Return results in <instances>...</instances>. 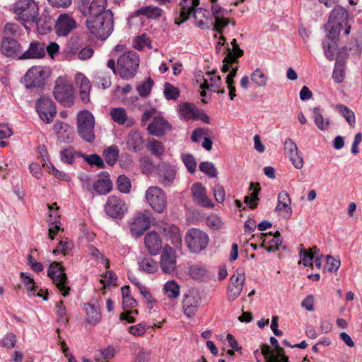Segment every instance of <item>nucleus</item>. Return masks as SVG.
<instances>
[{
	"mask_svg": "<svg viewBox=\"0 0 362 362\" xmlns=\"http://www.w3.org/2000/svg\"><path fill=\"white\" fill-rule=\"evenodd\" d=\"M343 28L344 25H341V23H339L338 24H334V23L331 24L329 21L326 26L327 30L329 31L326 40H328V41L336 42V43H337L339 35Z\"/></svg>",
	"mask_w": 362,
	"mask_h": 362,
	"instance_id": "43",
	"label": "nucleus"
},
{
	"mask_svg": "<svg viewBox=\"0 0 362 362\" xmlns=\"http://www.w3.org/2000/svg\"><path fill=\"white\" fill-rule=\"evenodd\" d=\"M165 231L173 245V248L175 250L180 251L182 250V239L179 228L175 225H171L168 226Z\"/></svg>",
	"mask_w": 362,
	"mask_h": 362,
	"instance_id": "30",
	"label": "nucleus"
},
{
	"mask_svg": "<svg viewBox=\"0 0 362 362\" xmlns=\"http://www.w3.org/2000/svg\"><path fill=\"white\" fill-rule=\"evenodd\" d=\"M171 129V126L163 117H155L153 121L148 125L147 130L150 134L162 136Z\"/></svg>",
	"mask_w": 362,
	"mask_h": 362,
	"instance_id": "24",
	"label": "nucleus"
},
{
	"mask_svg": "<svg viewBox=\"0 0 362 362\" xmlns=\"http://www.w3.org/2000/svg\"><path fill=\"white\" fill-rule=\"evenodd\" d=\"M45 71L42 66H33L25 75L24 83L27 88H39L45 84Z\"/></svg>",
	"mask_w": 362,
	"mask_h": 362,
	"instance_id": "13",
	"label": "nucleus"
},
{
	"mask_svg": "<svg viewBox=\"0 0 362 362\" xmlns=\"http://www.w3.org/2000/svg\"><path fill=\"white\" fill-rule=\"evenodd\" d=\"M301 248L300 250V260L299 261V264H303L305 267H313V263L312 260L315 258V255L319 253V249L316 246H313V247L306 250L301 245Z\"/></svg>",
	"mask_w": 362,
	"mask_h": 362,
	"instance_id": "32",
	"label": "nucleus"
},
{
	"mask_svg": "<svg viewBox=\"0 0 362 362\" xmlns=\"http://www.w3.org/2000/svg\"><path fill=\"white\" fill-rule=\"evenodd\" d=\"M127 209L124 201L115 195L110 196L105 205L106 214L113 218H121Z\"/></svg>",
	"mask_w": 362,
	"mask_h": 362,
	"instance_id": "12",
	"label": "nucleus"
},
{
	"mask_svg": "<svg viewBox=\"0 0 362 362\" xmlns=\"http://www.w3.org/2000/svg\"><path fill=\"white\" fill-rule=\"evenodd\" d=\"M326 259H327L326 264H327V270L331 273L334 272H337L341 265L340 260L334 258L332 256H331L329 255L326 256Z\"/></svg>",
	"mask_w": 362,
	"mask_h": 362,
	"instance_id": "64",
	"label": "nucleus"
},
{
	"mask_svg": "<svg viewBox=\"0 0 362 362\" xmlns=\"http://www.w3.org/2000/svg\"><path fill=\"white\" fill-rule=\"evenodd\" d=\"M200 295L195 291H189L185 294L182 301V308L185 315L187 317H192L195 315L200 305Z\"/></svg>",
	"mask_w": 362,
	"mask_h": 362,
	"instance_id": "15",
	"label": "nucleus"
},
{
	"mask_svg": "<svg viewBox=\"0 0 362 362\" xmlns=\"http://www.w3.org/2000/svg\"><path fill=\"white\" fill-rule=\"evenodd\" d=\"M336 108L351 126H354L355 124L356 117L354 112L351 110H350L347 106L341 104L337 105Z\"/></svg>",
	"mask_w": 362,
	"mask_h": 362,
	"instance_id": "45",
	"label": "nucleus"
},
{
	"mask_svg": "<svg viewBox=\"0 0 362 362\" xmlns=\"http://www.w3.org/2000/svg\"><path fill=\"white\" fill-rule=\"evenodd\" d=\"M119 148L116 146H110L103 151V156L105 162L112 166L115 165L119 157Z\"/></svg>",
	"mask_w": 362,
	"mask_h": 362,
	"instance_id": "42",
	"label": "nucleus"
},
{
	"mask_svg": "<svg viewBox=\"0 0 362 362\" xmlns=\"http://www.w3.org/2000/svg\"><path fill=\"white\" fill-rule=\"evenodd\" d=\"M232 48H226L227 54L224 57V61L227 63H237L238 58L243 55V50L241 49L235 39L231 41Z\"/></svg>",
	"mask_w": 362,
	"mask_h": 362,
	"instance_id": "33",
	"label": "nucleus"
},
{
	"mask_svg": "<svg viewBox=\"0 0 362 362\" xmlns=\"http://www.w3.org/2000/svg\"><path fill=\"white\" fill-rule=\"evenodd\" d=\"M54 131L57 135L58 139L63 143H70L73 140V134L70 127L61 121H57L54 124Z\"/></svg>",
	"mask_w": 362,
	"mask_h": 362,
	"instance_id": "27",
	"label": "nucleus"
},
{
	"mask_svg": "<svg viewBox=\"0 0 362 362\" xmlns=\"http://www.w3.org/2000/svg\"><path fill=\"white\" fill-rule=\"evenodd\" d=\"M313 119L317 128L322 131L328 129L330 121L329 118L325 119L322 116V111L318 107H313Z\"/></svg>",
	"mask_w": 362,
	"mask_h": 362,
	"instance_id": "40",
	"label": "nucleus"
},
{
	"mask_svg": "<svg viewBox=\"0 0 362 362\" xmlns=\"http://www.w3.org/2000/svg\"><path fill=\"white\" fill-rule=\"evenodd\" d=\"M76 84L79 88V93L84 103L89 101V93L91 89V83L87 77L82 73H77L75 75Z\"/></svg>",
	"mask_w": 362,
	"mask_h": 362,
	"instance_id": "26",
	"label": "nucleus"
},
{
	"mask_svg": "<svg viewBox=\"0 0 362 362\" xmlns=\"http://www.w3.org/2000/svg\"><path fill=\"white\" fill-rule=\"evenodd\" d=\"M76 154L79 156H81L80 153H76L72 147L64 148L60 153L61 160L65 163L71 164L74 162L75 155Z\"/></svg>",
	"mask_w": 362,
	"mask_h": 362,
	"instance_id": "53",
	"label": "nucleus"
},
{
	"mask_svg": "<svg viewBox=\"0 0 362 362\" xmlns=\"http://www.w3.org/2000/svg\"><path fill=\"white\" fill-rule=\"evenodd\" d=\"M45 56V47L43 43L33 41L30 43L28 49L18 56V59H41Z\"/></svg>",
	"mask_w": 362,
	"mask_h": 362,
	"instance_id": "22",
	"label": "nucleus"
},
{
	"mask_svg": "<svg viewBox=\"0 0 362 362\" xmlns=\"http://www.w3.org/2000/svg\"><path fill=\"white\" fill-rule=\"evenodd\" d=\"M127 145L130 151L137 152L144 148V141L139 132L131 131L128 134Z\"/></svg>",
	"mask_w": 362,
	"mask_h": 362,
	"instance_id": "29",
	"label": "nucleus"
},
{
	"mask_svg": "<svg viewBox=\"0 0 362 362\" xmlns=\"http://www.w3.org/2000/svg\"><path fill=\"white\" fill-rule=\"evenodd\" d=\"M272 345L275 348L276 355H272L269 359V362H289L288 358L284 354V350L279 346L278 340L272 337L270 338Z\"/></svg>",
	"mask_w": 362,
	"mask_h": 362,
	"instance_id": "37",
	"label": "nucleus"
},
{
	"mask_svg": "<svg viewBox=\"0 0 362 362\" xmlns=\"http://www.w3.org/2000/svg\"><path fill=\"white\" fill-rule=\"evenodd\" d=\"M20 278L22 280L24 286L26 287V289L30 293L29 294H32L33 292L37 291V286H35L33 278L24 272L20 273Z\"/></svg>",
	"mask_w": 362,
	"mask_h": 362,
	"instance_id": "51",
	"label": "nucleus"
},
{
	"mask_svg": "<svg viewBox=\"0 0 362 362\" xmlns=\"http://www.w3.org/2000/svg\"><path fill=\"white\" fill-rule=\"evenodd\" d=\"M206 78H203V82L200 83L201 89H209L211 91L216 92L218 94H223L224 89H219L221 84V78L219 76H216L211 72L206 73Z\"/></svg>",
	"mask_w": 362,
	"mask_h": 362,
	"instance_id": "25",
	"label": "nucleus"
},
{
	"mask_svg": "<svg viewBox=\"0 0 362 362\" xmlns=\"http://www.w3.org/2000/svg\"><path fill=\"white\" fill-rule=\"evenodd\" d=\"M21 28L20 26L13 23H7L3 29V32L5 35H12V36H18L21 34Z\"/></svg>",
	"mask_w": 362,
	"mask_h": 362,
	"instance_id": "59",
	"label": "nucleus"
},
{
	"mask_svg": "<svg viewBox=\"0 0 362 362\" xmlns=\"http://www.w3.org/2000/svg\"><path fill=\"white\" fill-rule=\"evenodd\" d=\"M57 313L58 315V321L62 324L66 325L68 323V318L66 317V308L64 305V302L60 300L56 305Z\"/></svg>",
	"mask_w": 362,
	"mask_h": 362,
	"instance_id": "58",
	"label": "nucleus"
},
{
	"mask_svg": "<svg viewBox=\"0 0 362 362\" xmlns=\"http://www.w3.org/2000/svg\"><path fill=\"white\" fill-rule=\"evenodd\" d=\"M145 247L151 255H157L161 252L162 240L158 233L151 231L144 236Z\"/></svg>",
	"mask_w": 362,
	"mask_h": 362,
	"instance_id": "20",
	"label": "nucleus"
},
{
	"mask_svg": "<svg viewBox=\"0 0 362 362\" xmlns=\"http://www.w3.org/2000/svg\"><path fill=\"white\" fill-rule=\"evenodd\" d=\"M323 49L326 57L330 60H334L336 57V51L337 49V43L336 42L323 40Z\"/></svg>",
	"mask_w": 362,
	"mask_h": 362,
	"instance_id": "46",
	"label": "nucleus"
},
{
	"mask_svg": "<svg viewBox=\"0 0 362 362\" xmlns=\"http://www.w3.org/2000/svg\"><path fill=\"white\" fill-rule=\"evenodd\" d=\"M147 148L152 154L158 157L162 156L165 151V148L163 144L154 139L148 140Z\"/></svg>",
	"mask_w": 362,
	"mask_h": 362,
	"instance_id": "47",
	"label": "nucleus"
},
{
	"mask_svg": "<svg viewBox=\"0 0 362 362\" xmlns=\"http://www.w3.org/2000/svg\"><path fill=\"white\" fill-rule=\"evenodd\" d=\"M347 19L348 13L346 11L341 7H335L330 14L329 21L331 24L341 23V25H344V24H346Z\"/></svg>",
	"mask_w": 362,
	"mask_h": 362,
	"instance_id": "36",
	"label": "nucleus"
},
{
	"mask_svg": "<svg viewBox=\"0 0 362 362\" xmlns=\"http://www.w3.org/2000/svg\"><path fill=\"white\" fill-rule=\"evenodd\" d=\"M245 280V274L238 270L230 277L227 293L228 300L233 301L240 296L243 291Z\"/></svg>",
	"mask_w": 362,
	"mask_h": 362,
	"instance_id": "14",
	"label": "nucleus"
},
{
	"mask_svg": "<svg viewBox=\"0 0 362 362\" xmlns=\"http://www.w3.org/2000/svg\"><path fill=\"white\" fill-rule=\"evenodd\" d=\"M47 276L52 280V282L57 288L60 291L63 296L66 297L69 295L70 287L67 286V276L64 272V268L60 263L52 262L48 269Z\"/></svg>",
	"mask_w": 362,
	"mask_h": 362,
	"instance_id": "8",
	"label": "nucleus"
},
{
	"mask_svg": "<svg viewBox=\"0 0 362 362\" xmlns=\"http://www.w3.org/2000/svg\"><path fill=\"white\" fill-rule=\"evenodd\" d=\"M162 9L158 6H146L135 11L136 16H144L148 18H157L161 16Z\"/></svg>",
	"mask_w": 362,
	"mask_h": 362,
	"instance_id": "38",
	"label": "nucleus"
},
{
	"mask_svg": "<svg viewBox=\"0 0 362 362\" xmlns=\"http://www.w3.org/2000/svg\"><path fill=\"white\" fill-rule=\"evenodd\" d=\"M154 221L149 211L137 213L129 221V231L134 238L141 237L147 230Z\"/></svg>",
	"mask_w": 362,
	"mask_h": 362,
	"instance_id": "6",
	"label": "nucleus"
},
{
	"mask_svg": "<svg viewBox=\"0 0 362 362\" xmlns=\"http://www.w3.org/2000/svg\"><path fill=\"white\" fill-rule=\"evenodd\" d=\"M39 10L38 3L35 0H16L13 6L16 19L22 21L27 30L26 23L39 27L41 21Z\"/></svg>",
	"mask_w": 362,
	"mask_h": 362,
	"instance_id": "1",
	"label": "nucleus"
},
{
	"mask_svg": "<svg viewBox=\"0 0 362 362\" xmlns=\"http://www.w3.org/2000/svg\"><path fill=\"white\" fill-rule=\"evenodd\" d=\"M206 225L214 230H218L223 226L221 218L215 214L209 215L206 220Z\"/></svg>",
	"mask_w": 362,
	"mask_h": 362,
	"instance_id": "57",
	"label": "nucleus"
},
{
	"mask_svg": "<svg viewBox=\"0 0 362 362\" xmlns=\"http://www.w3.org/2000/svg\"><path fill=\"white\" fill-rule=\"evenodd\" d=\"M117 188L123 193H128L131 188V183L128 177L119 175L117 178Z\"/></svg>",
	"mask_w": 362,
	"mask_h": 362,
	"instance_id": "61",
	"label": "nucleus"
},
{
	"mask_svg": "<svg viewBox=\"0 0 362 362\" xmlns=\"http://www.w3.org/2000/svg\"><path fill=\"white\" fill-rule=\"evenodd\" d=\"M145 198L151 209L157 213H163L167 207V197L158 187L151 186L145 193Z\"/></svg>",
	"mask_w": 362,
	"mask_h": 362,
	"instance_id": "9",
	"label": "nucleus"
},
{
	"mask_svg": "<svg viewBox=\"0 0 362 362\" xmlns=\"http://www.w3.org/2000/svg\"><path fill=\"white\" fill-rule=\"evenodd\" d=\"M164 290L168 298H176L180 294V286L175 281H167Z\"/></svg>",
	"mask_w": 362,
	"mask_h": 362,
	"instance_id": "48",
	"label": "nucleus"
},
{
	"mask_svg": "<svg viewBox=\"0 0 362 362\" xmlns=\"http://www.w3.org/2000/svg\"><path fill=\"white\" fill-rule=\"evenodd\" d=\"M275 211L285 219H288L292 214L291 199L288 193L282 191L278 194L277 204Z\"/></svg>",
	"mask_w": 362,
	"mask_h": 362,
	"instance_id": "17",
	"label": "nucleus"
},
{
	"mask_svg": "<svg viewBox=\"0 0 362 362\" xmlns=\"http://www.w3.org/2000/svg\"><path fill=\"white\" fill-rule=\"evenodd\" d=\"M112 184L108 175L99 179L93 185L94 189L100 194H106L112 189Z\"/></svg>",
	"mask_w": 362,
	"mask_h": 362,
	"instance_id": "39",
	"label": "nucleus"
},
{
	"mask_svg": "<svg viewBox=\"0 0 362 362\" xmlns=\"http://www.w3.org/2000/svg\"><path fill=\"white\" fill-rule=\"evenodd\" d=\"M21 49V45L16 40L9 37H3L0 51L4 55L8 57H18Z\"/></svg>",
	"mask_w": 362,
	"mask_h": 362,
	"instance_id": "19",
	"label": "nucleus"
},
{
	"mask_svg": "<svg viewBox=\"0 0 362 362\" xmlns=\"http://www.w3.org/2000/svg\"><path fill=\"white\" fill-rule=\"evenodd\" d=\"M53 95L61 104L66 106L74 104V86L67 76H62L56 79Z\"/></svg>",
	"mask_w": 362,
	"mask_h": 362,
	"instance_id": "4",
	"label": "nucleus"
},
{
	"mask_svg": "<svg viewBox=\"0 0 362 362\" xmlns=\"http://www.w3.org/2000/svg\"><path fill=\"white\" fill-rule=\"evenodd\" d=\"M139 269L146 273L153 274L158 270V262L151 257H144L139 262Z\"/></svg>",
	"mask_w": 362,
	"mask_h": 362,
	"instance_id": "35",
	"label": "nucleus"
},
{
	"mask_svg": "<svg viewBox=\"0 0 362 362\" xmlns=\"http://www.w3.org/2000/svg\"><path fill=\"white\" fill-rule=\"evenodd\" d=\"M192 195L193 199L204 207L211 208L214 204L206 194V189L200 182H197L192 186Z\"/></svg>",
	"mask_w": 362,
	"mask_h": 362,
	"instance_id": "23",
	"label": "nucleus"
},
{
	"mask_svg": "<svg viewBox=\"0 0 362 362\" xmlns=\"http://www.w3.org/2000/svg\"><path fill=\"white\" fill-rule=\"evenodd\" d=\"M86 24L92 35L102 40H105L113 31V13L112 12H105L101 16H88Z\"/></svg>",
	"mask_w": 362,
	"mask_h": 362,
	"instance_id": "2",
	"label": "nucleus"
},
{
	"mask_svg": "<svg viewBox=\"0 0 362 362\" xmlns=\"http://www.w3.org/2000/svg\"><path fill=\"white\" fill-rule=\"evenodd\" d=\"M178 111L182 118L189 120L199 117L198 108L192 103H183L178 106Z\"/></svg>",
	"mask_w": 362,
	"mask_h": 362,
	"instance_id": "28",
	"label": "nucleus"
},
{
	"mask_svg": "<svg viewBox=\"0 0 362 362\" xmlns=\"http://www.w3.org/2000/svg\"><path fill=\"white\" fill-rule=\"evenodd\" d=\"M199 170L211 177H216L218 173L214 165L210 162H202L199 164Z\"/></svg>",
	"mask_w": 362,
	"mask_h": 362,
	"instance_id": "55",
	"label": "nucleus"
},
{
	"mask_svg": "<svg viewBox=\"0 0 362 362\" xmlns=\"http://www.w3.org/2000/svg\"><path fill=\"white\" fill-rule=\"evenodd\" d=\"M160 257V267L163 273L166 274H173L177 267L176 250L173 247L166 244L163 246Z\"/></svg>",
	"mask_w": 362,
	"mask_h": 362,
	"instance_id": "10",
	"label": "nucleus"
},
{
	"mask_svg": "<svg viewBox=\"0 0 362 362\" xmlns=\"http://www.w3.org/2000/svg\"><path fill=\"white\" fill-rule=\"evenodd\" d=\"M110 115L112 119L119 125L124 124L128 120L126 111L122 107L112 108L110 112Z\"/></svg>",
	"mask_w": 362,
	"mask_h": 362,
	"instance_id": "44",
	"label": "nucleus"
},
{
	"mask_svg": "<svg viewBox=\"0 0 362 362\" xmlns=\"http://www.w3.org/2000/svg\"><path fill=\"white\" fill-rule=\"evenodd\" d=\"M251 80L259 87H264L267 82V76L259 69H256L251 74Z\"/></svg>",
	"mask_w": 362,
	"mask_h": 362,
	"instance_id": "50",
	"label": "nucleus"
},
{
	"mask_svg": "<svg viewBox=\"0 0 362 362\" xmlns=\"http://www.w3.org/2000/svg\"><path fill=\"white\" fill-rule=\"evenodd\" d=\"M288 156L293 165L296 169H301L303 167L304 161L301 153L299 151L295 152L294 154Z\"/></svg>",
	"mask_w": 362,
	"mask_h": 362,
	"instance_id": "63",
	"label": "nucleus"
},
{
	"mask_svg": "<svg viewBox=\"0 0 362 362\" xmlns=\"http://www.w3.org/2000/svg\"><path fill=\"white\" fill-rule=\"evenodd\" d=\"M77 132L80 137L86 142L92 143L95 138L94 133L95 118L88 110L77 114Z\"/></svg>",
	"mask_w": 362,
	"mask_h": 362,
	"instance_id": "5",
	"label": "nucleus"
},
{
	"mask_svg": "<svg viewBox=\"0 0 362 362\" xmlns=\"http://www.w3.org/2000/svg\"><path fill=\"white\" fill-rule=\"evenodd\" d=\"M76 27V21L67 13L61 14L55 24L56 33L59 36H66Z\"/></svg>",
	"mask_w": 362,
	"mask_h": 362,
	"instance_id": "18",
	"label": "nucleus"
},
{
	"mask_svg": "<svg viewBox=\"0 0 362 362\" xmlns=\"http://www.w3.org/2000/svg\"><path fill=\"white\" fill-rule=\"evenodd\" d=\"M199 4V0H180L179 6L180 8V16L175 20V23L178 25L188 20L192 14H194L196 7Z\"/></svg>",
	"mask_w": 362,
	"mask_h": 362,
	"instance_id": "21",
	"label": "nucleus"
},
{
	"mask_svg": "<svg viewBox=\"0 0 362 362\" xmlns=\"http://www.w3.org/2000/svg\"><path fill=\"white\" fill-rule=\"evenodd\" d=\"M139 66V55L134 51L124 52L117 58V73L124 79L133 78Z\"/></svg>",
	"mask_w": 362,
	"mask_h": 362,
	"instance_id": "3",
	"label": "nucleus"
},
{
	"mask_svg": "<svg viewBox=\"0 0 362 362\" xmlns=\"http://www.w3.org/2000/svg\"><path fill=\"white\" fill-rule=\"evenodd\" d=\"M158 181L164 186L172 185L176 177L175 168L167 163H159L157 166Z\"/></svg>",
	"mask_w": 362,
	"mask_h": 362,
	"instance_id": "16",
	"label": "nucleus"
},
{
	"mask_svg": "<svg viewBox=\"0 0 362 362\" xmlns=\"http://www.w3.org/2000/svg\"><path fill=\"white\" fill-rule=\"evenodd\" d=\"M163 93L167 100H176L180 96L179 88L170 83H165Z\"/></svg>",
	"mask_w": 362,
	"mask_h": 362,
	"instance_id": "52",
	"label": "nucleus"
},
{
	"mask_svg": "<svg viewBox=\"0 0 362 362\" xmlns=\"http://www.w3.org/2000/svg\"><path fill=\"white\" fill-rule=\"evenodd\" d=\"M115 354V349L113 347L108 346L107 349L100 350L99 355L95 356V360L96 361H99L103 359L108 361L110 359L114 357Z\"/></svg>",
	"mask_w": 362,
	"mask_h": 362,
	"instance_id": "60",
	"label": "nucleus"
},
{
	"mask_svg": "<svg viewBox=\"0 0 362 362\" xmlns=\"http://www.w3.org/2000/svg\"><path fill=\"white\" fill-rule=\"evenodd\" d=\"M185 240L190 252L197 253L206 247L209 236L199 229L190 228L186 233Z\"/></svg>",
	"mask_w": 362,
	"mask_h": 362,
	"instance_id": "7",
	"label": "nucleus"
},
{
	"mask_svg": "<svg viewBox=\"0 0 362 362\" xmlns=\"http://www.w3.org/2000/svg\"><path fill=\"white\" fill-rule=\"evenodd\" d=\"M153 83V81L150 77H148L145 81L137 86L136 89L139 94L141 97L148 96L151 91Z\"/></svg>",
	"mask_w": 362,
	"mask_h": 362,
	"instance_id": "54",
	"label": "nucleus"
},
{
	"mask_svg": "<svg viewBox=\"0 0 362 362\" xmlns=\"http://www.w3.org/2000/svg\"><path fill=\"white\" fill-rule=\"evenodd\" d=\"M345 76L344 61L340 59L339 54L336 58L335 66L333 71L332 77L336 83H341Z\"/></svg>",
	"mask_w": 362,
	"mask_h": 362,
	"instance_id": "41",
	"label": "nucleus"
},
{
	"mask_svg": "<svg viewBox=\"0 0 362 362\" xmlns=\"http://www.w3.org/2000/svg\"><path fill=\"white\" fill-rule=\"evenodd\" d=\"M107 0H93L88 7V16H101L105 12H112L110 9H106Z\"/></svg>",
	"mask_w": 362,
	"mask_h": 362,
	"instance_id": "34",
	"label": "nucleus"
},
{
	"mask_svg": "<svg viewBox=\"0 0 362 362\" xmlns=\"http://www.w3.org/2000/svg\"><path fill=\"white\" fill-rule=\"evenodd\" d=\"M36 109L40 119L47 124L53 121L57 113L54 102L46 96H42L37 100Z\"/></svg>",
	"mask_w": 362,
	"mask_h": 362,
	"instance_id": "11",
	"label": "nucleus"
},
{
	"mask_svg": "<svg viewBox=\"0 0 362 362\" xmlns=\"http://www.w3.org/2000/svg\"><path fill=\"white\" fill-rule=\"evenodd\" d=\"M182 160L190 173H194L197 169V161L195 158L191 154H183Z\"/></svg>",
	"mask_w": 362,
	"mask_h": 362,
	"instance_id": "56",
	"label": "nucleus"
},
{
	"mask_svg": "<svg viewBox=\"0 0 362 362\" xmlns=\"http://www.w3.org/2000/svg\"><path fill=\"white\" fill-rule=\"evenodd\" d=\"M148 327L144 323H139L129 327V332L136 337H140L144 334Z\"/></svg>",
	"mask_w": 362,
	"mask_h": 362,
	"instance_id": "62",
	"label": "nucleus"
},
{
	"mask_svg": "<svg viewBox=\"0 0 362 362\" xmlns=\"http://www.w3.org/2000/svg\"><path fill=\"white\" fill-rule=\"evenodd\" d=\"M268 236L272 237V233L261 234V240H262V243L260 247L265 248V250L269 252H275L276 250H278L280 246H276L275 238L273 237L272 240L269 241V245L267 246Z\"/></svg>",
	"mask_w": 362,
	"mask_h": 362,
	"instance_id": "49",
	"label": "nucleus"
},
{
	"mask_svg": "<svg viewBox=\"0 0 362 362\" xmlns=\"http://www.w3.org/2000/svg\"><path fill=\"white\" fill-rule=\"evenodd\" d=\"M86 311V319L88 324L95 325L101 320V313L99 308L93 304L86 303L83 306Z\"/></svg>",
	"mask_w": 362,
	"mask_h": 362,
	"instance_id": "31",
	"label": "nucleus"
}]
</instances>
